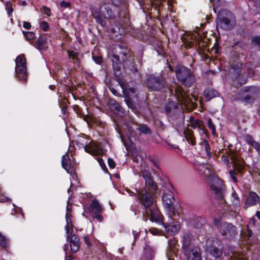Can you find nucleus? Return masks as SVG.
Listing matches in <instances>:
<instances>
[{
  "instance_id": "1",
  "label": "nucleus",
  "mask_w": 260,
  "mask_h": 260,
  "mask_svg": "<svg viewBox=\"0 0 260 260\" xmlns=\"http://www.w3.org/2000/svg\"><path fill=\"white\" fill-rule=\"evenodd\" d=\"M145 181V187L142 189H137V197L144 206L142 212L143 219L147 221L148 219L152 222L162 224L166 232L171 235L176 234L180 229V224L178 221H173L167 225L162 221V216L155 203L153 192L157 189V185L152 179L150 173L144 170L140 173Z\"/></svg>"
},
{
  "instance_id": "2",
  "label": "nucleus",
  "mask_w": 260,
  "mask_h": 260,
  "mask_svg": "<svg viewBox=\"0 0 260 260\" xmlns=\"http://www.w3.org/2000/svg\"><path fill=\"white\" fill-rule=\"evenodd\" d=\"M111 5L110 4L105 3L103 8L98 5H91L90 9L92 15L95 19L96 22L102 26L106 25V20L111 19L114 17L113 11L111 8Z\"/></svg>"
},
{
  "instance_id": "3",
  "label": "nucleus",
  "mask_w": 260,
  "mask_h": 260,
  "mask_svg": "<svg viewBox=\"0 0 260 260\" xmlns=\"http://www.w3.org/2000/svg\"><path fill=\"white\" fill-rule=\"evenodd\" d=\"M76 145L79 148H83L84 150L91 155H102L104 151L100 144L95 143L86 135L78 136L75 140Z\"/></svg>"
},
{
  "instance_id": "4",
  "label": "nucleus",
  "mask_w": 260,
  "mask_h": 260,
  "mask_svg": "<svg viewBox=\"0 0 260 260\" xmlns=\"http://www.w3.org/2000/svg\"><path fill=\"white\" fill-rule=\"evenodd\" d=\"M71 209L69 205H67L66 214V225L65 226L66 237L68 240H70L71 251L73 253H76L79 249V239L76 235L73 234V230L71 218Z\"/></svg>"
},
{
  "instance_id": "5",
  "label": "nucleus",
  "mask_w": 260,
  "mask_h": 260,
  "mask_svg": "<svg viewBox=\"0 0 260 260\" xmlns=\"http://www.w3.org/2000/svg\"><path fill=\"white\" fill-rule=\"evenodd\" d=\"M113 62V69L114 70V74L116 76H119L118 72L119 71V68L117 66L118 63L119 62V57L116 54H113L112 55V58L111 59ZM117 81L118 82L120 86H121L123 94L126 96L127 99L125 100L127 106L132 108L131 104L129 103L130 100L133 97L136 96V89L134 87H131L127 89L124 85V83L122 81L119 77H117Z\"/></svg>"
},
{
  "instance_id": "6",
  "label": "nucleus",
  "mask_w": 260,
  "mask_h": 260,
  "mask_svg": "<svg viewBox=\"0 0 260 260\" xmlns=\"http://www.w3.org/2000/svg\"><path fill=\"white\" fill-rule=\"evenodd\" d=\"M162 201L169 216H175L176 212H178V208L180 207V205L178 203L174 204L175 199L173 193L169 190L165 192L162 195Z\"/></svg>"
},
{
  "instance_id": "7",
  "label": "nucleus",
  "mask_w": 260,
  "mask_h": 260,
  "mask_svg": "<svg viewBox=\"0 0 260 260\" xmlns=\"http://www.w3.org/2000/svg\"><path fill=\"white\" fill-rule=\"evenodd\" d=\"M177 79L185 86H189L194 82V77L190 71L183 67H178L176 70Z\"/></svg>"
},
{
  "instance_id": "8",
  "label": "nucleus",
  "mask_w": 260,
  "mask_h": 260,
  "mask_svg": "<svg viewBox=\"0 0 260 260\" xmlns=\"http://www.w3.org/2000/svg\"><path fill=\"white\" fill-rule=\"evenodd\" d=\"M214 224L219 230L221 235L226 238H232L237 234L236 227L231 223L222 222L219 219H214Z\"/></svg>"
},
{
  "instance_id": "9",
  "label": "nucleus",
  "mask_w": 260,
  "mask_h": 260,
  "mask_svg": "<svg viewBox=\"0 0 260 260\" xmlns=\"http://www.w3.org/2000/svg\"><path fill=\"white\" fill-rule=\"evenodd\" d=\"M206 246L209 253L215 258L222 255L223 246L221 241L216 238L209 239L206 242Z\"/></svg>"
},
{
  "instance_id": "10",
  "label": "nucleus",
  "mask_w": 260,
  "mask_h": 260,
  "mask_svg": "<svg viewBox=\"0 0 260 260\" xmlns=\"http://www.w3.org/2000/svg\"><path fill=\"white\" fill-rule=\"evenodd\" d=\"M15 72L20 80L25 81L27 79L26 59L23 54L17 56L15 60Z\"/></svg>"
},
{
  "instance_id": "11",
  "label": "nucleus",
  "mask_w": 260,
  "mask_h": 260,
  "mask_svg": "<svg viewBox=\"0 0 260 260\" xmlns=\"http://www.w3.org/2000/svg\"><path fill=\"white\" fill-rule=\"evenodd\" d=\"M225 15L222 16L221 14L218 15L216 21L217 27L222 29H230L235 24V18L230 12L226 13Z\"/></svg>"
},
{
  "instance_id": "12",
  "label": "nucleus",
  "mask_w": 260,
  "mask_h": 260,
  "mask_svg": "<svg viewBox=\"0 0 260 260\" xmlns=\"http://www.w3.org/2000/svg\"><path fill=\"white\" fill-rule=\"evenodd\" d=\"M175 91L178 101L185 106H187L189 103L193 104L194 101L197 100V97L196 95L192 94L190 96L189 94L186 93L181 87H176Z\"/></svg>"
},
{
  "instance_id": "13",
  "label": "nucleus",
  "mask_w": 260,
  "mask_h": 260,
  "mask_svg": "<svg viewBox=\"0 0 260 260\" xmlns=\"http://www.w3.org/2000/svg\"><path fill=\"white\" fill-rule=\"evenodd\" d=\"M182 249L187 260H201L200 249L198 247L191 248L189 245L184 242Z\"/></svg>"
},
{
  "instance_id": "14",
  "label": "nucleus",
  "mask_w": 260,
  "mask_h": 260,
  "mask_svg": "<svg viewBox=\"0 0 260 260\" xmlns=\"http://www.w3.org/2000/svg\"><path fill=\"white\" fill-rule=\"evenodd\" d=\"M147 86L154 90H158L165 86V81L162 76H150L147 82Z\"/></svg>"
},
{
  "instance_id": "15",
  "label": "nucleus",
  "mask_w": 260,
  "mask_h": 260,
  "mask_svg": "<svg viewBox=\"0 0 260 260\" xmlns=\"http://www.w3.org/2000/svg\"><path fill=\"white\" fill-rule=\"evenodd\" d=\"M210 187L217 199H220L223 198L224 187L220 179L217 177H214L210 184Z\"/></svg>"
},
{
  "instance_id": "16",
  "label": "nucleus",
  "mask_w": 260,
  "mask_h": 260,
  "mask_svg": "<svg viewBox=\"0 0 260 260\" xmlns=\"http://www.w3.org/2000/svg\"><path fill=\"white\" fill-rule=\"evenodd\" d=\"M102 211L101 206L96 200L92 201L89 207V212L93 218H95L98 221L102 222L103 217L101 215Z\"/></svg>"
},
{
  "instance_id": "17",
  "label": "nucleus",
  "mask_w": 260,
  "mask_h": 260,
  "mask_svg": "<svg viewBox=\"0 0 260 260\" xmlns=\"http://www.w3.org/2000/svg\"><path fill=\"white\" fill-rule=\"evenodd\" d=\"M62 166L63 168L69 173L73 180H76L77 175L75 169L72 166L69 156L67 155H63L62 157Z\"/></svg>"
},
{
  "instance_id": "18",
  "label": "nucleus",
  "mask_w": 260,
  "mask_h": 260,
  "mask_svg": "<svg viewBox=\"0 0 260 260\" xmlns=\"http://www.w3.org/2000/svg\"><path fill=\"white\" fill-rule=\"evenodd\" d=\"M259 200V197L254 192L249 193L247 201L244 205V208H247L249 207L255 205Z\"/></svg>"
},
{
  "instance_id": "19",
  "label": "nucleus",
  "mask_w": 260,
  "mask_h": 260,
  "mask_svg": "<svg viewBox=\"0 0 260 260\" xmlns=\"http://www.w3.org/2000/svg\"><path fill=\"white\" fill-rule=\"evenodd\" d=\"M154 255V250L149 245H146L144 248V253L140 260H151Z\"/></svg>"
},
{
  "instance_id": "20",
  "label": "nucleus",
  "mask_w": 260,
  "mask_h": 260,
  "mask_svg": "<svg viewBox=\"0 0 260 260\" xmlns=\"http://www.w3.org/2000/svg\"><path fill=\"white\" fill-rule=\"evenodd\" d=\"M244 140L248 145L252 146L260 153V144L255 141L251 136L245 135L244 137Z\"/></svg>"
},
{
  "instance_id": "21",
  "label": "nucleus",
  "mask_w": 260,
  "mask_h": 260,
  "mask_svg": "<svg viewBox=\"0 0 260 260\" xmlns=\"http://www.w3.org/2000/svg\"><path fill=\"white\" fill-rule=\"evenodd\" d=\"M178 108V104L174 102H169L165 106V112L168 115H171Z\"/></svg>"
},
{
  "instance_id": "22",
  "label": "nucleus",
  "mask_w": 260,
  "mask_h": 260,
  "mask_svg": "<svg viewBox=\"0 0 260 260\" xmlns=\"http://www.w3.org/2000/svg\"><path fill=\"white\" fill-rule=\"evenodd\" d=\"M241 67L242 64L241 63H237L232 66L230 70V74L232 78L237 79L239 77Z\"/></svg>"
},
{
  "instance_id": "23",
  "label": "nucleus",
  "mask_w": 260,
  "mask_h": 260,
  "mask_svg": "<svg viewBox=\"0 0 260 260\" xmlns=\"http://www.w3.org/2000/svg\"><path fill=\"white\" fill-rule=\"evenodd\" d=\"M35 47L39 50H45L47 48V41L46 39L40 37L35 44Z\"/></svg>"
},
{
  "instance_id": "24",
  "label": "nucleus",
  "mask_w": 260,
  "mask_h": 260,
  "mask_svg": "<svg viewBox=\"0 0 260 260\" xmlns=\"http://www.w3.org/2000/svg\"><path fill=\"white\" fill-rule=\"evenodd\" d=\"M204 95L208 100L214 98L218 95V92L213 88H207L204 91Z\"/></svg>"
},
{
  "instance_id": "25",
  "label": "nucleus",
  "mask_w": 260,
  "mask_h": 260,
  "mask_svg": "<svg viewBox=\"0 0 260 260\" xmlns=\"http://www.w3.org/2000/svg\"><path fill=\"white\" fill-rule=\"evenodd\" d=\"M194 166L196 169L200 172H203L205 175L208 176L209 174V170L208 168L205 167L204 164H201L199 162H195Z\"/></svg>"
},
{
  "instance_id": "26",
  "label": "nucleus",
  "mask_w": 260,
  "mask_h": 260,
  "mask_svg": "<svg viewBox=\"0 0 260 260\" xmlns=\"http://www.w3.org/2000/svg\"><path fill=\"white\" fill-rule=\"evenodd\" d=\"M193 132L191 130H186L184 132V135L186 138L187 141L192 144H194L195 139L192 135Z\"/></svg>"
},
{
  "instance_id": "27",
  "label": "nucleus",
  "mask_w": 260,
  "mask_h": 260,
  "mask_svg": "<svg viewBox=\"0 0 260 260\" xmlns=\"http://www.w3.org/2000/svg\"><path fill=\"white\" fill-rule=\"evenodd\" d=\"M190 126L193 128H196L197 127H199L201 128L202 122L199 119H196L195 120H193L192 117H190Z\"/></svg>"
},
{
  "instance_id": "28",
  "label": "nucleus",
  "mask_w": 260,
  "mask_h": 260,
  "mask_svg": "<svg viewBox=\"0 0 260 260\" xmlns=\"http://www.w3.org/2000/svg\"><path fill=\"white\" fill-rule=\"evenodd\" d=\"M232 200L234 205L238 206L240 204V200L238 194L236 193L235 190L233 191L232 193Z\"/></svg>"
},
{
  "instance_id": "29",
  "label": "nucleus",
  "mask_w": 260,
  "mask_h": 260,
  "mask_svg": "<svg viewBox=\"0 0 260 260\" xmlns=\"http://www.w3.org/2000/svg\"><path fill=\"white\" fill-rule=\"evenodd\" d=\"M109 104L115 110L120 112L121 111V108L118 102L113 100H110L109 102Z\"/></svg>"
},
{
  "instance_id": "30",
  "label": "nucleus",
  "mask_w": 260,
  "mask_h": 260,
  "mask_svg": "<svg viewBox=\"0 0 260 260\" xmlns=\"http://www.w3.org/2000/svg\"><path fill=\"white\" fill-rule=\"evenodd\" d=\"M136 129L140 132V133L148 134L150 133V130L148 128L147 126L145 124H142L139 127H137Z\"/></svg>"
},
{
  "instance_id": "31",
  "label": "nucleus",
  "mask_w": 260,
  "mask_h": 260,
  "mask_svg": "<svg viewBox=\"0 0 260 260\" xmlns=\"http://www.w3.org/2000/svg\"><path fill=\"white\" fill-rule=\"evenodd\" d=\"M8 244V239L0 232V245L2 247H6Z\"/></svg>"
},
{
  "instance_id": "32",
  "label": "nucleus",
  "mask_w": 260,
  "mask_h": 260,
  "mask_svg": "<svg viewBox=\"0 0 260 260\" xmlns=\"http://www.w3.org/2000/svg\"><path fill=\"white\" fill-rule=\"evenodd\" d=\"M39 26L44 31H47L49 28V25L46 21H42L41 20L39 21Z\"/></svg>"
},
{
  "instance_id": "33",
  "label": "nucleus",
  "mask_w": 260,
  "mask_h": 260,
  "mask_svg": "<svg viewBox=\"0 0 260 260\" xmlns=\"http://www.w3.org/2000/svg\"><path fill=\"white\" fill-rule=\"evenodd\" d=\"M23 34L27 40H32L35 38V34L32 32L23 31Z\"/></svg>"
},
{
  "instance_id": "34",
  "label": "nucleus",
  "mask_w": 260,
  "mask_h": 260,
  "mask_svg": "<svg viewBox=\"0 0 260 260\" xmlns=\"http://www.w3.org/2000/svg\"><path fill=\"white\" fill-rule=\"evenodd\" d=\"M68 55L70 58L72 59L73 60H78V53L74 51H68Z\"/></svg>"
},
{
  "instance_id": "35",
  "label": "nucleus",
  "mask_w": 260,
  "mask_h": 260,
  "mask_svg": "<svg viewBox=\"0 0 260 260\" xmlns=\"http://www.w3.org/2000/svg\"><path fill=\"white\" fill-rule=\"evenodd\" d=\"M208 126L212 131V134L215 135L216 134V128L215 125L213 124L212 120L210 118L208 120Z\"/></svg>"
},
{
  "instance_id": "36",
  "label": "nucleus",
  "mask_w": 260,
  "mask_h": 260,
  "mask_svg": "<svg viewBox=\"0 0 260 260\" xmlns=\"http://www.w3.org/2000/svg\"><path fill=\"white\" fill-rule=\"evenodd\" d=\"M231 158L232 160V163L233 164L234 168H238L239 167V166L240 165V164L238 162V158L234 155H232L231 156Z\"/></svg>"
},
{
  "instance_id": "37",
  "label": "nucleus",
  "mask_w": 260,
  "mask_h": 260,
  "mask_svg": "<svg viewBox=\"0 0 260 260\" xmlns=\"http://www.w3.org/2000/svg\"><path fill=\"white\" fill-rule=\"evenodd\" d=\"M6 8L7 10V13H8V15L10 16L13 11V9L12 8L11 4L10 2H6Z\"/></svg>"
},
{
  "instance_id": "38",
  "label": "nucleus",
  "mask_w": 260,
  "mask_h": 260,
  "mask_svg": "<svg viewBox=\"0 0 260 260\" xmlns=\"http://www.w3.org/2000/svg\"><path fill=\"white\" fill-rule=\"evenodd\" d=\"M230 176L234 182L236 183L237 182V178L236 177V172L234 170H231L229 171Z\"/></svg>"
},
{
  "instance_id": "39",
  "label": "nucleus",
  "mask_w": 260,
  "mask_h": 260,
  "mask_svg": "<svg viewBox=\"0 0 260 260\" xmlns=\"http://www.w3.org/2000/svg\"><path fill=\"white\" fill-rule=\"evenodd\" d=\"M240 99L246 103H249L251 101V97L249 94H246L244 96L241 97Z\"/></svg>"
},
{
  "instance_id": "40",
  "label": "nucleus",
  "mask_w": 260,
  "mask_h": 260,
  "mask_svg": "<svg viewBox=\"0 0 260 260\" xmlns=\"http://www.w3.org/2000/svg\"><path fill=\"white\" fill-rule=\"evenodd\" d=\"M84 241L85 243L86 244L88 247H90L92 245L90 241V239L89 237L87 235H85L83 237Z\"/></svg>"
},
{
  "instance_id": "41",
  "label": "nucleus",
  "mask_w": 260,
  "mask_h": 260,
  "mask_svg": "<svg viewBox=\"0 0 260 260\" xmlns=\"http://www.w3.org/2000/svg\"><path fill=\"white\" fill-rule=\"evenodd\" d=\"M252 42L257 45H260V36H255L252 38Z\"/></svg>"
},
{
  "instance_id": "42",
  "label": "nucleus",
  "mask_w": 260,
  "mask_h": 260,
  "mask_svg": "<svg viewBox=\"0 0 260 260\" xmlns=\"http://www.w3.org/2000/svg\"><path fill=\"white\" fill-rule=\"evenodd\" d=\"M112 2V5L114 7H118L120 5H121L123 0H111Z\"/></svg>"
},
{
  "instance_id": "43",
  "label": "nucleus",
  "mask_w": 260,
  "mask_h": 260,
  "mask_svg": "<svg viewBox=\"0 0 260 260\" xmlns=\"http://www.w3.org/2000/svg\"><path fill=\"white\" fill-rule=\"evenodd\" d=\"M43 10L45 14L48 16L51 15V10L49 8L47 7V6H43Z\"/></svg>"
},
{
  "instance_id": "44",
  "label": "nucleus",
  "mask_w": 260,
  "mask_h": 260,
  "mask_svg": "<svg viewBox=\"0 0 260 260\" xmlns=\"http://www.w3.org/2000/svg\"><path fill=\"white\" fill-rule=\"evenodd\" d=\"M254 223H255V219L254 218H252L251 219L250 222H249V225H247V228L248 229V233H249V236H251V234H252V232L251 231H250L249 230V227L251 225H254Z\"/></svg>"
},
{
  "instance_id": "45",
  "label": "nucleus",
  "mask_w": 260,
  "mask_h": 260,
  "mask_svg": "<svg viewBox=\"0 0 260 260\" xmlns=\"http://www.w3.org/2000/svg\"><path fill=\"white\" fill-rule=\"evenodd\" d=\"M108 165L110 168L113 169L115 166V162L111 158H109L108 159Z\"/></svg>"
},
{
  "instance_id": "46",
  "label": "nucleus",
  "mask_w": 260,
  "mask_h": 260,
  "mask_svg": "<svg viewBox=\"0 0 260 260\" xmlns=\"http://www.w3.org/2000/svg\"><path fill=\"white\" fill-rule=\"evenodd\" d=\"M60 5L61 7L69 8L71 6V4L69 2H66L62 1L60 2Z\"/></svg>"
},
{
  "instance_id": "47",
  "label": "nucleus",
  "mask_w": 260,
  "mask_h": 260,
  "mask_svg": "<svg viewBox=\"0 0 260 260\" xmlns=\"http://www.w3.org/2000/svg\"><path fill=\"white\" fill-rule=\"evenodd\" d=\"M93 59L94 61L98 64H100L102 62V57L100 56H94L93 55L92 56Z\"/></svg>"
},
{
  "instance_id": "48",
  "label": "nucleus",
  "mask_w": 260,
  "mask_h": 260,
  "mask_svg": "<svg viewBox=\"0 0 260 260\" xmlns=\"http://www.w3.org/2000/svg\"><path fill=\"white\" fill-rule=\"evenodd\" d=\"M23 26L24 28L26 29H29L31 27V24L28 22L24 21L23 22Z\"/></svg>"
},
{
  "instance_id": "49",
  "label": "nucleus",
  "mask_w": 260,
  "mask_h": 260,
  "mask_svg": "<svg viewBox=\"0 0 260 260\" xmlns=\"http://www.w3.org/2000/svg\"><path fill=\"white\" fill-rule=\"evenodd\" d=\"M149 231L150 233L153 235H156L159 233V231L155 228H151Z\"/></svg>"
},
{
  "instance_id": "50",
  "label": "nucleus",
  "mask_w": 260,
  "mask_h": 260,
  "mask_svg": "<svg viewBox=\"0 0 260 260\" xmlns=\"http://www.w3.org/2000/svg\"><path fill=\"white\" fill-rule=\"evenodd\" d=\"M151 5H159L162 0H149Z\"/></svg>"
},
{
  "instance_id": "51",
  "label": "nucleus",
  "mask_w": 260,
  "mask_h": 260,
  "mask_svg": "<svg viewBox=\"0 0 260 260\" xmlns=\"http://www.w3.org/2000/svg\"><path fill=\"white\" fill-rule=\"evenodd\" d=\"M111 92L115 95L116 96H119L120 95V94L114 88H110Z\"/></svg>"
},
{
  "instance_id": "52",
  "label": "nucleus",
  "mask_w": 260,
  "mask_h": 260,
  "mask_svg": "<svg viewBox=\"0 0 260 260\" xmlns=\"http://www.w3.org/2000/svg\"><path fill=\"white\" fill-rule=\"evenodd\" d=\"M96 159H97L98 161L99 162V163L100 165L102 167H103V166H104V161H103V160L102 158L98 156V157L96 158Z\"/></svg>"
},
{
  "instance_id": "53",
  "label": "nucleus",
  "mask_w": 260,
  "mask_h": 260,
  "mask_svg": "<svg viewBox=\"0 0 260 260\" xmlns=\"http://www.w3.org/2000/svg\"><path fill=\"white\" fill-rule=\"evenodd\" d=\"M222 159L223 161H224L226 164V165L227 166H228V165L229 164V160L228 157L225 156H224L222 157Z\"/></svg>"
},
{
  "instance_id": "54",
  "label": "nucleus",
  "mask_w": 260,
  "mask_h": 260,
  "mask_svg": "<svg viewBox=\"0 0 260 260\" xmlns=\"http://www.w3.org/2000/svg\"><path fill=\"white\" fill-rule=\"evenodd\" d=\"M125 191L127 193L129 196H132L134 193L130 189H128V188H126L125 189Z\"/></svg>"
},
{
  "instance_id": "55",
  "label": "nucleus",
  "mask_w": 260,
  "mask_h": 260,
  "mask_svg": "<svg viewBox=\"0 0 260 260\" xmlns=\"http://www.w3.org/2000/svg\"><path fill=\"white\" fill-rule=\"evenodd\" d=\"M153 165H154V166L157 169H160V168H159V164L158 162H156V161H154L153 162Z\"/></svg>"
},
{
  "instance_id": "56",
  "label": "nucleus",
  "mask_w": 260,
  "mask_h": 260,
  "mask_svg": "<svg viewBox=\"0 0 260 260\" xmlns=\"http://www.w3.org/2000/svg\"><path fill=\"white\" fill-rule=\"evenodd\" d=\"M209 148V144L207 142H206L205 143V149H206V151L207 153H209V151H208Z\"/></svg>"
},
{
  "instance_id": "57",
  "label": "nucleus",
  "mask_w": 260,
  "mask_h": 260,
  "mask_svg": "<svg viewBox=\"0 0 260 260\" xmlns=\"http://www.w3.org/2000/svg\"><path fill=\"white\" fill-rule=\"evenodd\" d=\"M119 53L120 54L122 53L123 56H125L127 55V49H125L124 51H123L122 52H119Z\"/></svg>"
},
{
  "instance_id": "58",
  "label": "nucleus",
  "mask_w": 260,
  "mask_h": 260,
  "mask_svg": "<svg viewBox=\"0 0 260 260\" xmlns=\"http://www.w3.org/2000/svg\"><path fill=\"white\" fill-rule=\"evenodd\" d=\"M127 128H128V132L130 133L129 134L130 136H132L133 132L132 131V128L129 126H128V125H127Z\"/></svg>"
},
{
  "instance_id": "59",
  "label": "nucleus",
  "mask_w": 260,
  "mask_h": 260,
  "mask_svg": "<svg viewBox=\"0 0 260 260\" xmlns=\"http://www.w3.org/2000/svg\"><path fill=\"white\" fill-rule=\"evenodd\" d=\"M134 238L136 239L139 235V232H136V231L133 232Z\"/></svg>"
},
{
  "instance_id": "60",
  "label": "nucleus",
  "mask_w": 260,
  "mask_h": 260,
  "mask_svg": "<svg viewBox=\"0 0 260 260\" xmlns=\"http://www.w3.org/2000/svg\"><path fill=\"white\" fill-rule=\"evenodd\" d=\"M255 215L257 217V218L260 220V211H257L256 212Z\"/></svg>"
},
{
  "instance_id": "61",
  "label": "nucleus",
  "mask_w": 260,
  "mask_h": 260,
  "mask_svg": "<svg viewBox=\"0 0 260 260\" xmlns=\"http://www.w3.org/2000/svg\"><path fill=\"white\" fill-rule=\"evenodd\" d=\"M116 50H122V48H121V47L119 45L118 46H116L114 48Z\"/></svg>"
},
{
  "instance_id": "62",
  "label": "nucleus",
  "mask_w": 260,
  "mask_h": 260,
  "mask_svg": "<svg viewBox=\"0 0 260 260\" xmlns=\"http://www.w3.org/2000/svg\"><path fill=\"white\" fill-rule=\"evenodd\" d=\"M247 89L248 88H243L240 91L241 92H247Z\"/></svg>"
},
{
  "instance_id": "63",
  "label": "nucleus",
  "mask_w": 260,
  "mask_h": 260,
  "mask_svg": "<svg viewBox=\"0 0 260 260\" xmlns=\"http://www.w3.org/2000/svg\"><path fill=\"white\" fill-rule=\"evenodd\" d=\"M54 88V85H50L49 86V88H50V89H51V90H53Z\"/></svg>"
},
{
  "instance_id": "64",
  "label": "nucleus",
  "mask_w": 260,
  "mask_h": 260,
  "mask_svg": "<svg viewBox=\"0 0 260 260\" xmlns=\"http://www.w3.org/2000/svg\"><path fill=\"white\" fill-rule=\"evenodd\" d=\"M234 260H243L241 257H237L236 259L234 258Z\"/></svg>"
}]
</instances>
